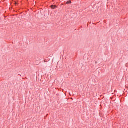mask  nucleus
Returning <instances> with one entry per match:
<instances>
[{"instance_id": "obj_1", "label": "nucleus", "mask_w": 128, "mask_h": 128, "mask_svg": "<svg viewBox=\"0 0 128 128\" xmlns=\"http://www.w3.org/2000/svg\"><path fill=\"white\" fill-rule=\"evenodd\" d=\"M56 5H52V6H51V8L52 9V10H54L56 8Z\"/></svg>"}, {"instance_id": "obj_2", "label": "nucleus", "mask_w": 128, "mask_h": 128, "mask_svg": "<svg viewBox=\"0 0 128 128\" xmlns=\"http://www.w3.org/2000/svg\"><path fill=\"white\" fill-rule=\"evenodd\" d=\"M72 4V1L70 0H68L67 2H66V4Z\"/></svg>"}, {"instance_id": "obj_3", "label": "nucleus", "mask_w": 128, "mask_h": 128, "mask_svg": "<svg viewBox=\"0 0 128 128\" xmlns=\"http://www.w3.org/2000/svg\"><path fill=\"white\" fill-rule=\"evenodd\" d=\"M15 4H18V3L16 2V3H15Z\"/></svg>"}]
</instances>
